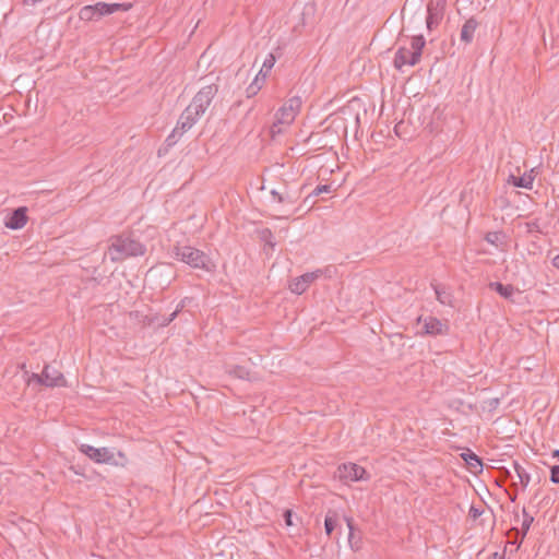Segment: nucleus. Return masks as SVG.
<instances>
[{
	"instance_id": "nucleus-12",
	"label": "nucleus",
	"mask_w": 559,
	"mask_h": 559,
	"mask_svg": "<svg viewBox=\"0 0 559 559\" xmlns=\"http://www.w3.org/2000/svg\"><path fill=\"white\" fill-rule=\"evenodd\" d=\"M94 5L96 19L99 20L103 16L110 15L117 11H128L132 8L131 3H106L97 2Z\"/></svg>"
},
{
	"instance_id": "nucleus-38",
	"label": "nucleus",
	"mask_w": 559,
	"mask_h": 559,
	"mask_svg": "<svg viewBox=\"0 0 559 559\" xmlns=\"http://www.w3.org/2000/svg\"><path fill=\"white\" fill-rule=\"evenodd\" d=\"M263 82L264 80H262V75H259V73L257 74V76L254 78L252 84H257V85H263Z\"/></svg>"
},
{
	"instance_id": "nucleus-40",
	"label": "nucleus",
	"mask_w": 559,
	"mask_h": 559,
	"mask_svg": "<svg viewBox=\"0 0 559 559\" xmlns=\"http://www.w3.org/2000/svg\"><path fill=\"white\" fill-rule=\"evenodd\" d=\"M490 559H504V555L503 554L500 555L499 552L496 551V552L491 554Z\"/></svg>"
},
{
	"instance_id": "nucleus-25",
	"label": "nucleus",
	"mask_w": 559,
	"mask_h": 559,
	"mask_svg": "<svg viewBox=\"0 0 559 559\" xmlns=\"http://www.w3.org/2000/svg\"><path fill=\"white\" fill-rule=\"evenodd\" d=\"M275 61L276 59L273 53H269L267 57L264 59L262 68L259 71V75H262V80H265L269 72L274 67Z\"/></svg>"
},
{
	"instance_id": "nucleus-14",
	"label": "nucleus",
	"mask_w": 559,
	"mask_h": 559,
	"mask_svg": "<svg viewBox=\"0 0 559 559\" xmlns=\"http://www.w3.org/2000/svg\"><path fill=\"white\" fill-rule=\"evenodd\" d=\"M183 307H185V301L182 300L177 306L176 310L174 312H171L168 317L159 316V314L147 317V320H148L147 323L150 325H155L158 328L167 326L170 322H173L177 318L178 313L182 310Z\"/></svg>"
},
{
	"instance_id": "nucleus-11",
	"label": "nucleus",
	"mask_w": 559,
	"mask_h": 559,
	"mask_svg": "<svg viewBox=\"0 0 559 559\" xmlns=\"http://www.w3.org/2000/svg\"><path fill=\"white\" fill-rule=\"evenodd\" d=\"M27 209L20 206L13 210L5 218V227L16 230L21 229L27 223Z\"/></svg>"
},
{
	"instance_id": "nucleus-20",
	"label": "nucleus",
	"mask_w": 559,
	"mask_h": 559,
	"mask_svg": "<svg viewBox=\"0 0 559 559\" xmlns=\"http://www.w3.org/2000/svg\"><path fill=\"white\" fill-rule=\"evenodd\" d=\"M338 513L337 511L335 510H329L325 514V519H324V531H325V534L328 536H331V534L333 533V531L336 528V526L338 525Z\"/></svg>"
},
{
	"instance_id": "nucleus-39",
	"label": "nucleus",
	"mask_w": 559,
	"mask_h": 559,
	"mask_svg": "<svg viewBox=\"0 0 559 559\" xmlns=\"http://www.w3.org/2000/svg\"><path fill=\"white\" fill-rule=\"evenodd\" d=\"M551 264L554 265V267L558 269L559 270V254L555 255L551 260Z\"/></svg>"
},
{
	"instance_id": "nucleus-22",
	"label": "nucleus",
	"mask_w": 559,
	"mask_h": 559,
	"mask_svg": "<svg viewBox=\"0 0 559 559\" xmlns=\"http://www.w3.org/2000/svg\"><path fill=\"white\" fill-rule=\"evenodd\" d=\"M271 194L274 199L277 200V202L288 204H295L299 198L297 193H293L289 191L277 192L276 190H272Z\"/></svg>"
},
{
	"instance_id": "nucleus-44",
	"label": "nucleus",
	"mask_w": 559,
	"mask_h": 559,
	"mask_svg": "<svg viewBox=\"0 0 559 559\" xmlns=\"http://www.w3.org/2000/svg\"><path fill=\"white\" fill-rule=\"evenodd\" d=\"M150 273H151V275H154L156 273V271L154 269H151Z\"/></svg>"
},
{
	"instance_id": "nucleus-17",
	"label": "nucleus",
	"mask_w": 559,
	"mask_h": 559,
	"mask_svg": "<svg viewBox=\"0 0 559 559\" xmlns=\"http://www.w3.org/2000/svg\"><path fill=\"white\" fill-rule=\"evenodd\" d=\"M344 521L348 527V544L354 551H357L361 548V536L356 535L353 518L345 515Z\"/></svg>"
},
{
	"instance_id": "nucleus-31",
	"label": "nucleus",
	"mask_w": 559,
	"mask_h": 559,
	"mask_svg": "<svg viewBox=\"0 0 559 559\" xmlns=\"http://www.w3.org/2000/svg\"><path fill=\"white\" fill-rule=\"evenodd\" d=\"M180 136L181 135H179V131L177 129H174L173 132L165 140L166 145L174 146L178 142Z\"/></svg>"
},
{
	"instance_id": "nucleus-21",
	"label": "nucleus",
	"mask_w": 559,
	"mask_h": 559,
	"mask_svg": "<svg viewBox=\"0 0 559 559\" xmlns=\"http://www.w3.org/2000/svg\"><path fill=\"white\" fill-rule=\"evenodd\" d=\"M488 286L506 299H510L514 294V287L510 284L504 285L500 282H490Z\"/></svg>"
},
{
	"instance_id": "nucleus-37",
	"label": "nucleus",
	"mask_w": 559,
	"mask_h": 559,
	"mask_svg": "<svg viewBox=\"0 0 559 559\" xmlns=\"http://www.w3.org/2000/svg\"><path fill=\"white\" fill-rule=\"evenodd\" d=\"M483 514V511L474 506L471 507L469 509V512H468V515L473 519V520H476L478 519L480 515Z\"/></svg>"
},
{
	"instance_id": "nucleus-42",
	"label": "nucleus",
	"mask_w": 559,
	"mask_h": 559,
	"mask_svg": "<svg viewBox=\"0 0 559 559\" xmlns=\"http://www.w3.org/2000/svg\"><path fill=\"white\" fill-rule=\"evenodd\" d=\"M552 457H556V459H558V460H559V450H555V451L552 452Z\"/></svg>"
},
{
	"instance_id": "nucleus-1",
	"label": "nucleus",
	"mask_w": 559,
	"mask_h": 559,
	"mask_svg": "<svg viewBox=\"0 0 559 559\" xmlns=\"http://www.w3.org/2000/svg\"><path fill=\"white\" fill-rule=\"evenodd\" d=\"M145 252V245L135 239L131 233H122L111 237L109 253L114 262L122 261L130 257H140Z\"/></svg>"
},
{
	"instance_id": "nucleus-5",
	"label": "nucleus",
	"mask_w": 559,
	"mask_h": 559,
	"mask_svg": "<svg viewBox=\"0 0 559 559\" xmlns=\"http://www.w3.org/2000/svg\"><path fill=\"white\" fill-rule=\"evenodd\" d=\"M302 105L301 97L293 96L288 98L284 105L276 111L275 121L271 127V132L273 134L281 133L282 129L280 126L285 124L289 126L294 122L296 116L300 111Z\"/></svg>"
},
{
	"instance_id": "nucleus-30",
	"label": "nucleus",
	"mask_w": 559,
	"mask_h": 559,
	"mask_svg": "<svg viewBox=\"0 0 559 559\" xmlns=\"http://www.w3.org/2000/svg\"><path fill=\"white\" fill-rule=\"evenodd\" d=\"M503 238V234L501 231H489L485 236V240L488 243L498 246L499 242H501V239Z\"/></svg>"
},
{
	"instance_id": "nucleus-2",
	"label": "nucleus",
	"mask_w": 559,
	"mask_h": 559,
	"mask_svg": "<svg viewBox=\"0 0 559 559\" xmlns=\"http://www.w3.org/2000/svg\"><path fill=\"white\" fill-rule=\"evenodd\" d=\"M173 254L176 260L181 261L193 269L212 272L215 267V264L205 252L192 246L176 245L173 248Z\"/></svg>"
},
{
	"instance_id": "nucleus-18",
	"label": "nucleus",
	"mask_w": 559,
	"mask_h": 559,
	"mask_svg": "<svg viewBox=\"0 0 559 559\" xmlns=\"http://www.w3.org/2000/svg\"><path fill=\"white\" fill-rule=\"evenodd\" d=\"M534 181L533 169L530 173H525L523 176L516 177L514 175H510L508 178V183L518 187L532 189Z\"/></svg>"
},
{
	"instance_id": "nucleus-13",
	"label": "nucleus",
	"mask_w": 559,
	"mask_h": 559,
	"mask_svg": "<svg viewBox=\"0 0 559 559\" xmlns=\"http://www.w3.org/2000/svg\"><path fill=\"white\" fill-rule=\"evenodd\" d=\"M44 379L45 386L47 388H61L68 385L63 373L55 368H51L50 365L44 366Z\"/></svg>"
},
{
	"instance_id": "nucleus-33",
	"label": "nucleus",
	"mask_w": 559,
	"mask_h": 559,
	"mask_svg": "<svg viewBox=\"0 0 559 559\" xmlns=\"http://www.w3.org/2000/svg\"><path fill=\"white\" fill-rule=\"evenodd\" d=\"M550 481L559 484V465H554L550 468Z\"/></svg>"
},
{
	"instance_id": "nucleus-6",
	"label": "nucleus",
	"mask_w": 559,
	"mask_h": 559,
	"mask_svg": "<svg viewBox=\"0 0 559 559\" xmlns=\"http://www.w3.org/2000/svg\"><path fill=\"white\" fill-rule=\"evenodd\" d=\"M336 477H338L341 481L349 483L368 479L369 475L366 469L358 464L343 463L337 467Z\"/></svg>"
},
{
	"instance_id": "nucleus-29",
	"label": "nucleus",
	"mask_w": 559,
	"mask_h": 559,
	"mask_svg": "<svg viewBox=\"0 0 559 559\" xmlns=\"http://www.w3.org/2000/svg\"><path fill=\"white\" fill-rule=\"evenodd\" d=\"M183 116H188L189 115V119H191V121L195 124L197 121L200 119V117L202 116L199 110L193 107L191 104L183 110V112L181 114Z\"/></svg>"
},
{
	"instance_id": "nucleus-34",
	"label": "nucleus",
	"mask_w": 559,
	"mask_h": 559,
	"mask_svg": "<svg viewBox=\"0 0 559 559\" xmlns=\"http://www.w3.org/2000/svg\"><path fill=\"white\" fill-rule=\"evenodd\" d=\"M261 90V85H257V84H250L247 90H246V93H247V97H252L254 96L259 91Z\"/></svg>"
},
{
	"instance_id": "nucleus-28",
	"label": "nucleus",
	"mask_w": 559,
	"mask_h": 559,
	"mask_svg": "<svg viewBox=\"0 0 559 559\" xmlns=\"http://www.w3.org/2000/svg\"><path fill=\"white\" fill-rule=\"evenodd\" d=\"M522 514H523L524 520L522 523L521 531H522V538H524L526 536V534L528 533L532 523L534 522V518L527 513L525 508H523Z\"/></svg>"
},
{
	"instance_id": "nucleus-4",
	"label": "nucleus",
	"mask_w": 559,
	"mask_h": 559,
	"mask_svg": "<svg viewBox=\"0 0 559 559\" xmlns=\"http://www.w3.org/2000/svg\"><path fill=\"white\" fill-rule=\"evenodd\" d=\"M426 40L423 35L413 36L411 48L400 47L395 52L393 64L395 69L401 70L404 66H416L419 63Z\"/></svg>"
},
{
	"instance_id": "nucleus-9",
	"label": "nucleus",
	"mask_w": 559,
	"mask_h": 559,
	"mask_svg": "<svg viewBox=\"0 0 559 559\" xmlns=\"http://www.w3.org/2000/svg\"><path fill=\"white\" fill-rule=\"evenodd\" d=\"M447 0H431L427 4L426 24L429 31L439 25L443 17V11Z\"/></svg>"
},
{
	"instance_id": "nucleus-23",
	"label": "nucleus",
	"mask_w": 559,
	"mask_h": 559,
	"mask_svg": "<svg viewBox=\"0 0 559 559\" xmlns=\"http://www.w3.org/2000/svg\"><path fill=\"white\" fill-rule=\"evenodd\" d=\"M437 300L442 305H451L452 296L443 286L433 285Z\"/></svg>"
},
{
	"instance_id": "nucleus-26",
	"label": "nucleus",
	"mask_w": 559,
	"mask_h": 559,
	"mask_svg": "<svg viewBox=\"0 0 559 559\" xmlns=\"http://www.w3.org/2000/svg\"><path fill=\"white\" fill-rule=\"evenodd\" d=\"M513 468L520 479V483L523 487H526L530 484L531 476L526 471L516 462H513Z\"/></svg>"
},
{
	"instance_id": "nucleus-41",
	"label": "nucleus",
	"mask_w": 559,
	"mask_h": 559,
	"mask_svg": "<svg viewBox=\"0 0 559 559\" xmlns=\"http://www.w3.org/2000/svg\"><path fill=\"white\" fill-rule=\"evenodd\" d=\"M527 226H528L530 230L538 228V224L536 222L528 223Z\"/></svg>"
},
{
	"instance_id": "nucleus-10",
	"label": "nucleus",
	"mask_w": 559,
	"mask_h": 559,
	"mask_svg": "<svg viewBox=\"0 0 559 559\" xmlns=\"http://www.w3.org/2000/svg\"><path fill=\"white\" fill-rule=\"evenodd\" d=\"M321 275V271L318 270L316 272L305 273L296 278H294L289 285V289L292 293L301 295L307 290L309 285L313 283Z\"/></svg>"
},
{
	"instance_id": "nucleus-19",
	"label": "nucleus",
	"mask_w": 559,
	"mask_h": 559,
	"mask_svg": "<svg viewBox=\"0 0 559 559\" xmlns=\"http://www.w3.org/2000/svg\"><path fill=\"white\" fill-rule=\"evenodd\" d=\"M225 371L229 376H233V377H235L237 379L248 380L250 378V370L247 367H245V366H240V365H226Z\"/></svg>"
},
{
	"instance_id": "nucleus-16",
	"label": "nucleus",
	"mask_w": 559,
	"mask_h": 559,
	"mask_svg": "<svg viewBox=\"0 0 559 559\" xmlns=\"http://www.w3.org/2000/svg\"><path fill=\"white\" fill-rule=\"evenodd\" d=\"M479 23L475 17L468 19L462 26L460 39L465 45H468L474 39V33L477 29Z\"/></svg>"
},
{
	"instance_id": "nucleus-27",
	"label": "nucleus",
	"mask_w": 559,
	"mask_h": 559,
	"mask_svg": "<svg viewBox=\"0 0 559 559\" xmlns=\"http://www.w3.org/2000/svg\"><path fill=\"white\" fill-rule=\"evenodd\" d=\"M79 17L82 21H94L97 20L95 15L94 5H85L79 12Z\"/></svg>"
},
{
	"instance_id": "nucleus-43",
	"label": "nucleus",
	"mask_w": 559,
	"mask_h": 559,
	"mask_svg": "<svg viewBox=\"0 0 559 559\" xmlns=\"http://www.w3.org/2000/svg\"><path fill=\"white\" fill-rule=\"evenodd\" d=\"M71 469L75 473V474H80L79 469H75L74 466H71Z\"/></svg>"
},
{
	"instance_id": "nucleus-36",
	"label": "nucleus",
	"mask_w": 559,
	"mask_h": 559,
	"mask_svg": "<svg viewBox=\"0 0 559 559\" xmlns=\"http://www.w3.org/2000/svg\"><path fill=\"white\" fill-rule=\"evenodd\" d=\"M283 518H284V521H285V524L287 526H293L294 523H293V511L287 509L284 511V514H283Z\"/></svg>"
},
{
	"instance_id": "nucleus-8",
	"label": "nucleus",
	"mask_w": 559,
	"mask_h": 559,
	"mask_svg": "<svg viewBox=\"0 0 559 559\" xmlns=\"http://www.w3.org/2000/svg\"><path fill=\"white\" fill-rule=\"evenodd\" d=\"M418 323L423 324V333L426 335L437 336V335H448L450 332V326L448 321L439 320L436 317H419Z\"/></svg>"
},
{
	"instance_id": "nucleus-3",
	"label": "nucleus",
	"mask_w": 559,
	"mask_h": 559,
	"mask_svg": "<svg viewBox=\"0 0 559 559\" xmlns=\"http://www.w3.org/2000/svg\"><path fill=\"white\" fill-rule=\"evenodd\" d=\"M79 450L88 459L98 464H109L115 466H124L128 459L122 451H115L110 448H94L90 444H81Z\"/></svg>"
},
{
	"instance_id": "nucleus-35",
	"label": "nucleus",
	"mask_w": 559,
	"mask_h": 559,
	"mask_svg": "<svg viewBox=\"0 0 559 559\" xmlns=\"http://www.w3.org/2000/svg\"><path fill=\"white\" fill-rule=\"evenodd\" d=\"M329 192H331V186L330 185H321V186H318L313 190L312 194L319 195L321 193H329Z\"/></svg>"
},
{
	"instance_id": "nucleus-15",
	"label": "nucleus",
	"mask_w": 559,
	"mask_h": 559,
	"mask_svg": "<svg viewBox=\"0 0 559 559\" xmlns=\"http://www.w3.org/2000/svg\"><path fill=\"white\" fill-rule=\"evenodd\" d=\"M461 457L467 465L468 469L474 473H481L483 472V461L481 459L475 454L473 451L467 449L465 452L461 454Z\"/></svg>"
},
{
	"instance_id": "nucleus-24",
	"label": "nucleus",
	"mask_w": 559,
	"mask_h": 559,
	"mask_svg": "<svg viewBox=\"0 0 559 559\" xmlns=\"http://www.w3.org/2000/svg\"><path fill=\"white\" fill-rule=\"evenodd\" d=\"M193 126H194V123L191 121V119H189V115L188 116L180 115L175 129H177L179 131V135H182L188 130H190Z\"/></svg>"
},
{
	"instance_id": "nucleus-32",
	"label": "nucleus",
	"mask_w": 559,
	"mask_h": 559,
	"mask_svg": "<svg viewBox=\"0 0 559 559\" xmlns=\"http://www.w3.org/2000/svg\"><path fill=\"white\" fill-rule=\"evenodd\" d=\"M31 382H36L45 386L44 370L41 371V373H32L27 379V384H29Z\"/></svg>"
},
{
	"instance_id": "nucleus-7",
	"label": "nucleus",
	"mask_w": 559,
	"mask_h": 559,
	"mask_svg": "<svg viewBox=\"0 0 559 559\" xmlns=\"http://www.w3.org/2000/svg\"><path fill=\"white\" fill-rule=\"evenodd\" d=\"M218 93V85L217 84H210L206 86H203L192 98V102L190 103L193 107H195L201 115H203L206 109L210 107L212 100Z\"/></svg>"
}]
</instances>
